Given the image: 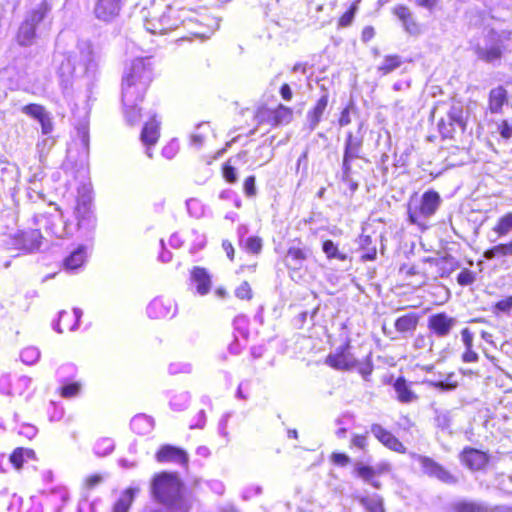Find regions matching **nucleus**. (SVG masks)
Wrapping results in <instances>:
<instances>
[{
  "mask_svg": "<svg viewBox=\"0 0 512 512\" xmlns=\"http://www.w3.org/2000/svg\"><path fill=\"white\" fill-rule=\"evenodd\" d=\"M154 498L172 512H188L189 505L183 494V483L177 473L161 472L154 476L151 484Z\"/></svg>",
  "mask_w": 512,
  "mask_h": 512,
  "instance_id": "obj_1",
  "label": "nucleus"
},
{
  "mask_svg": "<svg viewBox=\"0 0 512 512\" xmlns=\"http://www.w3.org/2000/svg\"><path fill=\"white\" fill-rule=\"evenodd\" d=\"M142 77L143 81L140 83L129 82L130 80L122 81V104L124 114L127 122L131 125H134L140 119V109H138L137 105L142 101L148 88L147 75Z\"/></svg>",
  "mask_w": 512,
  "mask_h": 512,
  "instance_id": "obj_2",
  "label": "nucleus"
},
{
  "mask_svg": "<svg viewBox=\"0 0 512 512\" xmlns=\"http://www.w3.org/2000/svg\"><path fill=\"white\" fill-rule=\"evenodd\" d=\"M48 11L49 6L47 2L42 1L27 13L24 21L19 27L17 34V40L20 45L29 46L33 43L36 26L44 19Z\"/></svg>",
  "mask_w": 512,
  "mask_h": 512,
  "instance_id": "obj_3",
  "label": "nucleus"
},
{
  "mask_svg": "<svg viewBox=\"0 0 512 512\" xmlns=\"http://www.w3.org/2000/svg\"><path fill=\"white\" fill-rule=\"evenodd\" d=\"M363 146L362 137H357L348 132L345 139L344 154L342 161L343 180L348 181L351 174V161L360 158V152Z\"/></svg>",
  "mask_w": 512,
  "mask_h": 512,
  "instance_id": "obj_4",
  "label": "nucleus"
},
{
  "mask_svg": "<svg viewBox=\"0 0 512 512\" xmlns=\"http://www.w3.org/2000/svg\"><path fill=\"white\" fill-rule=\"evenodd\" d=\"M415 459L420 463L421 468L425 474L430 477H435L446 484H456L458 479L456 476L451 474L442 465L434 461L432 458L423 455H413Z\"/></svg>",
  "mask_w": 512,
  "mask_h": 512,
  "instance_id": "obj_5",
  "label": "nucleus"
},
{
  "mask_svg": "<svg viewBox=\"0 0 512 512\" xmlns=\"http://www.w3.org/2000/svg\"><path fill=\"white\" fill-rule=\"evenodd\" d=\"M415 459L420 463L421 468L425 474L430 477H435L446 484H456L458 479L456 476L451 474L442 465L434 461L432 458L423 455H413Z\"/></svg>",
  "mask_w": 512,
  "mask_h": 512,
  "instance_id": "obj_6",
  "label": "nucleus"
},
{
  "mask_svg": "<svg viewBox=\"0 0 512 512\" xmlns=\"http://www.w3.org/2000/svg\"><path fill=\"white\" fill-rule=\"evenodd\" d=\"M415 459L420 463L421 468L425 474L430 477H435L446 484H456L458 479L456 476L451 474L442 465L434 461L432 458L423 455H413Z\"/></svg>",
  "mask_w": 512,
  "mask_h": 512,
  "instance_id": "obj_7",
  "label": "nucleus"
},
{
  "mask_svg": "<svg viewBox=\"0 0 512 512\" xmlns=\"http://www.w3.org/2000/svg\"><path fill=\"white\" fill-rule=\"evenodd\" d=\"M75 215L80 229L91 230L95 227V217L92 211V197L89 193L79 194Z\"/></svg>",
  "mask_w": 512,
  "mask_h": 512,
  "instance_id": "obj_8",
  "label": "nucleus"
},
{
  "mask_svg": "<svg viewBox=\"0 0 512 512\" xmlns=\"http://www.w3.org/2000/svg\"><path fill=\"white\" fill-rule=\"evenodd\" d=\"M326 364L336 370L349 371L356 368L358 360L350 352V344L346 343L337 348L334 354L327 356Z\"/></svg>",
  "mask_w": 512,
  "mask_h": 512,
  "instance_id": "obj_9",
  "label": "nucleus"
},
{
  "mask_svg": "<svg viewBox=\"0 0 512 512\" xmlns=\"http://www.w3.org/2000/svg\"><path fill=\"white\" fill-rule=\"evenodd\" d=\"M460 462L470 471H481L489 463V455L481 450L465 447L459 454Z\"/></svg>",
  "mask_w": 512,
  "mask_h": 512,
  "instance_id": "obj_10",
  "label": "nucleus"
},
{
  "mask_svg": "<svg viewBox=\"0 0 512 512\" xmlns=\"http://www.w3.org/2000/svg\"><path fill=\"white\" fill-rule=\"evenodd\" d=\"M42 235L38 229L25 232H18L11 237V245L13 248L23 250L25 252H33L41 246Z\"/></svg>",
  "mask_w": 512,
  "mask_h": 512,
  "instance_id": "obj_11",
  "label": "nucleus"
},
{
  "mask_svg": "<svg viewBox=\"0 0 512 512\" xmlns=\"http://www.w3.org/2000/svg\"><path fill=\"white\" fill-rule=\"evenodd\" d=\"M144 75H147V87L152 81V64L150 58H137L131 62L129 69L125 72L123 80L140 83Z\"/></svg>",
  "mask_w": 512,
  "mask_h": 512,
  "instance_id": "obj_12",
  "label": "nucleus"
},
{
  "mask_svg": "<svg viewBox=\"0 0 512 512\" xmlns=\"http://www.w3.org/2000/svg\"><path fill=\"white\" fill-rule=\"evenodd\" d=\"M155 457L160 463H175L183 467H187L189 462V457L185 450L169 444L163 445Z\"/></svg>",
  "mask_w": 512,
  "mask_h": 512,
  "instance_id": "obj_13",
  "label": "nucleus"
},
{
  "mask_svg": "<svg viewBox=\"0 0 512 512\" xmlns=\"http://www.w3.org/2000/svg\"><path fill=\"white\" fill-rule=\"evenodd\" d=\"M122 4L123 0H96L93 12L98 20L110 22L119 15Z\"/></svg>",
  "mask_w": 512,
  "mask_h": 512,
  "instance_id": "obj_14",
  "label": "nucleus"
},
{
  "mask_svg": "<svg viewBox=\"0 0 512 512\" xmlns=\"http://www.w3.org/2000/svg\"><path fill=\"white\" fill-rule=\"evenodd\" d=\"M455 318L449 317L445 313L434 314L428 319V328L437 337H446L450 334L452 328L456 325Z\"/></svg>",
  "mask_w": 512,
  "mask_h": 512,
  "instance_id": "obj_15",
  "label": "nucleus"
},
{
  "mask_svg": "<svg viewBox=\"0 0 512 512\" xmlns=\"http://www.w3.org/2000/svg\"><path fill=\"white\" fill-rule=\"evenodd\" d=\"M370 431L374 437L388 449L398 453L406 452L405 446L399 441V439L380 424H372Z\"/></svg>",
  "mask_w": 512,
  "mask_h": 512,
  "instance_id": "obj_16",
  "label": "nucleus"
},
{
  "mask_svg": "<svg viewBox=\"0 0 512 512\" xmlns=\"http://www.w3.org/2000/svg\"><path fill=\"white\" fill-rule=\"evenodd\" d=\"M408 221L416 225L421 231L428 229L429 216L419 199H411L407 208Z\"/></svg>",
  "mask_w": 512,
  "mask_h": 512,
  "instance_id": "obj_17",
  "label": "nucleus"
},
{
  "mask_svg": "<svg viewBox=\"0 0 512 512\" xmlns=\"http://www.w3.org/2000/svg\"><path fill=\"white\" fill-rule=\"evenodd\" d=\"M147 314L154 319L170 317L175 314V305L170 299L155 298L149 303Z\"/></svg>",
  "mask_w": 512,
  "mask_h": 512,
  "instance_id": "obj_18",
  "label": "nucleus"
},
{
  "mask_svg": "<svg viewBox=\"0 0 512 512\" xmlns=\"http://www.w3.org/2000/svg\"><path fill=\"white\" fill-rule=\"evenodd\" d=\"M159 138V123L157 122L155 116L151 118L150 121L146 122L142 132H141V141L147 147L146 154L149 158L152 157L151 146L155 145Z\"/></svg>",
  "mask_w": 512,
  "mask_h": 512,
  "instance_id": "obj_19",
  "label": "nucleus"
},
{
  "mask_svg": "<svg viewBox=\"0 0 512 512\" xmlns=\"http://www.w3.org/2000/svg\"><path fill=\"white\" fill-rule=\"evenodd\" d=\"M394 14L401 20L402 25L410 35H419L421 33L420 25L416 22L412 12L406 6L399 5L393 9Z\"/></svg>",
  "mask_w": 512,
  "mask_h": 512,
  "instance_id": "obj_20",
  "label": "nucleus"
},
{
  "mask_svg": "<svg viewBox=\"0 0 512 512\" xmlns=\"http://www.w3.org/2000/svg\"><path fill=\"white\" fill-rule=\"evenodd\" d=\"M328 105V93L324 94L317 100L315 106L307 112L306 120L308 129L314 131L320 123L322 116Z\"/></svg>",
  "mask_w": 512,
  "mask_h": 512,
  "instance_id": "obj_21",
  "label": "nucleus"
},
{
  "mask_svg": "<svg viewBox=\"0 0 512 512\" xmlns=\"http://www.w3.org/2000/svg\"><path fill=\"white\" fill-rule=\"evenodd\" d=\"M508 102L507 90L499 85L489 92L488 97V110L493 114H499L502 112L503 106Z\"/></svg>",
  "mask_w": 512,
  "mask_h": 512,
  "instance_id": "obj_22",
  "label": "nucleus"
},
{
  "mask_svg": "<svg viewBox=\"0 0 512 512\" xmlns=\"http://www.w3.org/2000/svg\"><path fill=\"white\" fill-rule=\"evenodd\" d=\"M80 54V62L83 65L84 72H89L96 67V54L92 45L88 41H80L77 45Z\"/></svg>",
  "mask_w": 512,
  "mask_h": 512,
  "instance_id": "obj_23",
  "label": "nucleus"
},
{
  "mask_svg": "<svg viewBox=\"0 0 512 512\" xmlns=\"http://www.w3.org/2000/svg\"><path fill=\"white\" fill-rule=\"evenodd\" d=\"M77 56L72 54H65L58 67V74L62 81L68 84L76 70Z\"/></svg>",
  "mask_w": 512,
  "mask_h": 512,
  "instance_id": "obj_24",
  "label": "nucleus"
},
{
  "mask_svg": "<svg viewBox=\"0 0 512 512\" xmlns=\"http://www.w3.org/2000/svg\"><path fill=\"white\" fill-rule=\"evenodd\" d=\"M38 222H44L45 229L51 234L60 237L62 235V229L60 224L62 223V215L58 208H55V212L49 216L39 215L37 217Z\"/></svg>",
  "mask_w": 512,
  "mask_h": 512,
  "instance_id": "obj_25",
  "label": "nucleus"
},
{
  "mask_svg": "<svg viewBox=\"0 0 512 512\" xmlns=\"http://www.w3.org/2000/svg\"><path fill=\"white\" fill-rule=\"evenodd\" d=\"M354 472L359 478H361L363 481L370 484L374 488H381L380 481L374 479L376 477V474L373 466H368L361 462H357L354 465Z\"/></svg>",
  "mask_w": 512,
  "mask_h": 512,
  "instance_id": "obj_26",
  "label": "nucleus"
},
{
  "mask_svg": "<svg viewBox=\"0 0 512 512\" xmlns=\"http://www.w3.org/2000/svg\"><path fill=\"white\" fill-rule=\"evenodd\" d=\"M418 321L419 318L414 313L403 315L395 321V329L402 334H413L417 328Z\"/></svg>",
  "mask_w": 512,
  "mask_h": 512,
  "instance_id": "obj_27",
  "label": "nucleus"
},
{
  "mask_svg": "<svg viewBox=\"0 0 512 512\" xmlns=\"http://www.w3.org/2000/svg\"><path fill=\"white\" fill-rule=\"evenodd\" d=\"M192 279L196 283V290L200 295H205L211 288V279L204 268L196 267L192 272Z\"/></svg>",
  "mask_w": 512,
  "mask_h": 512,
  "instance_id": "obj_28",
  "label": "nucleus"
},
{
  "mask_svg": "<svg viewBox=\"0 0 512 512\" xmlns=\"http://www.w3.org/2000/svg\"><path fill=\"white\" fill-rule=\"evenodd\" d=\"M419 200L429 218H431L436 213L441 203L440 196L435 191L425 192Z\"/></svg>",
  "mask_w": 512,
  "mask_h": 512,
  "instance_id": "obj_29",
  "label": "nucleus"
},
{
  "mask_svg": "<svg viewBox=\"0 0 512 512\" xmlns=\"http://www.w3.org/2000/svg\"><path fill=\"white\" fill-rule=\"evenodd\" d=\"M307 259V254L303 249L291 247L287 251L285 261L288 268L299 269Z\"/></svg>",
  "mask_w": 512,
  "mask_h": 512,
  "instance_id": "obj_30",
  "label": "nucleus"
},
{
  "mask_svg": "<svg viewBox=\"0 0 512 512\" xmlns=\"http://www.w3.org/2000/svg\"><path fill=\"white\" fill-rule=\"evenodd\" d=\"M355 498L368 512H385L383 507V499L377 494H374L371 497L356 496Z\"/></svg>",
  "mask_w": 512,
  "mask_h": 512,
  "instance_id": "obj_31",
  "label": "nucleus"
},
{
  "mask_svg": "<svg viewBox=\"0 0 512 512\" xmlns=\"http://www.w3.org/2000/svg\"><path fill=\"white\" fill-rule=\"evenodd\" d=\"M247 155L246 151L240 152L235 157L230 158L223 166V177L229 183H236L238 180L237 172L235 167L232 165L236 164L241 158Z\"/></svg>",
  "mask_w": 512,
  "mask_h": 512,
  "instance_id": "obj_32",
  "label": "nucleus"
},
{
  "mask_svg": "<svg viewBox=\"0 0 512 512\" xmlns=\"http://www.w3.org/2000/svg\"><path fill=\"white\" fill-rule=\"evenodd\" d=\"M394 389L397 393V398L402 403H410L416 399V395L410 390L406 381L402 378L396 380Z\"/></svg>",
  "mask_w": 512,
  "mask_h": 512,
  "instance_id": "obj_33",
  "label": "nucleus"
},
{
  "mask_svg": "<svg viewBox=\"0 0 512 512\" xmlns=\"http://www.w3.org/2000/svg\"><path fill=\"white\" fill-rule=\"evenodd\" d=\"M273 125L288 124L291 122L293 117L292 109L279 105L275 110L271 112Z\"/></svg>",
  "mask_w": 512,
  "mask_h": 512,
  "instance_id": "obj_34",
  "label": "nucleus"
},
{
  "mask_svg": "<svg viewBox=\"0 0 512 512\" xmlns=\"http://www.w3.org/2000/svg\"><path fill=\"white\" fill-rule=\"evenodd\" d=\"M487 505L474 501H458L452 505L454 512H487Z\"/></svg>",
  "mask_w": 512,
  "mask_h": 512,
  "instance_id": "obj_35",
  "label": "nucleus"
},
{
  "mask_svg": "<svg viewBox=\"0 0 512 512\" xmlns=\"http://www.w3.org/2000/svg\"><path fill=\"white\" fill-rule=\"evenodd\" d=\"M85 261V248L78 247L74 250L64 262L65 268L68 270H75L79 268Z\"/></svg>",
  "mask_w": 512,
  "mask_h": 512,
  "instance_id": "obj_36",
  "label": "nucleus"
},
{
  "mask_svg": "<svg viewBox=\"0 0 512 512\" xmlns=\"http://www.w3.org/2000/svg\"><path fill=\"white\" fill-rule=\"evenodd\" d=\"M136 490L133 488H129L125 490L120 498L117 500V502L114 505L113 511L114 512H128L134 496H135Z\"/></svg>",
  "mask_w": 512,
  "mask_h": 512,
  "instance_id": "obj_37",
  "label": "nucleus"
},
{
  "mask_svg": "<svg viewBox=\"0 0 512 512\" xmlns=\"http://www.w3.org/2000/svg\"><path fill=\"white\" fill-rule=\"evenodd\" d=\"M476 54L479 59L492 63L501 57V50L498 46L477 47Z\"/></svg>",
  "mask_w": 512,
  "mask_h": 512,
  "instance_id": "obj_38",
  "label": "nucleus"
},
{
  "mask_svg": "<svg viewBox=\"0 0 512 512\" xmlns=\"http://www.w3.org/2000/svg\"><path fill=\"white\" fill-rule=\"evenodd\" d=\"M402 64L401 58L398 55H387L384 57L382 64L378 67V70L383 74L387 75Z\"/></svg>",
  "mask_w": 512,
  "mask_h": 512,
  "instance_id": "obj_39",
  "label": "nucleus"
},
{
  "mask_svg": "<svg viewBox=\"0 0 512 512\" xmlns=\"http://www.w3.org/2000/svg\"><path fill=\"white\" fill-rule=\"evenodd\" d=\"M493 230L499 236L509 234L512 231V212H508L501 216Z\"/></svg>",
  "mask_w": 512,
  "mask_h": 512,
  "instance_id": "obj_40",
  "label": "nucleus"
},
{
  "mask_svg": "<svg viewBox=\"0 0 512 512\" xmlns=\"http://www.w3.org/2000/svg\"><path fill=\"white\" fill-rule=\"evenodd\" d=\"M322 250L328 259L346 260V255L339 251L337 245L332 240H325L322 244Z\"/></svg>",
  "mask_w": 512,
  "mask_h": 512,
  "instance_id": "obj_41",
  "label": "nucleus"
},
{
  "mask_svg": "<svg viewBox=\"0 0 512 512\" xmlns=\"http://www.w3.org/2000/svg\"><path fill=\"white\" fill-rule=\"evenodd\" d=\"M434 422L437 428L448 430L451 426L450 412L447 410L435 409Z\"/></svg>",
  "mask_w": 512,
  "mask_h": 512,
  "instance_id": "obj_42",
  "label": "nucleus"
},
{
  "mask_svg": "<svg viewBox=\"0 0 512 512\" xmlns=\"http://www.w3.org/2000/svg\"><path fill=\"white\" fill-rule=\"evenodd\" d=\"M21 112L31 118L36 119L37 121L41 119L45 113H47L46 109L39 104H28L21 108Z\"/></svg>",
  "mask_w": 512,
  "mask_h": 512,
  "instance_id": "obj_43",
  "label": "nucleus"
},
{
  "mask_svg": "<svg viewBox=\"0 0 512 512\" xmlns=\"http://www.w3.org/2000/svg\"><path fill=\"white\" fill-rule=\"evenodd\" d=\"M21 360L27 365L35 364L40 357V351L36 347H27L20 354Z\"/></svg>",
  "mask_w": 512,
  "mask_h": 512,
  "instance_id": "obj_44",
  "label": "nucleus"
},
{
  "mask_svg": "<svg viewBox=\"0 0 512 512\" xmlns=\"http://www.w3.org/2000/svg\"><path fill=\"white\" fill-rule=\"evenodd\" d=\"M208 130L207 124H199L197 125L195 132L191 135V144L196 147L200 148L205 140V132Z\"/></svg>",
  "mask_w": 512,
  "mask_h": 512,
  "instance_id": "obj_45",
  "label": "nucleus"
},
{
  "mask_svg": "<svg viewBox=\"0 0 512 512\" xmlns=\"http://www.w3.org/2000/svg\"><path fill=\"white\" fill-rule=\"evenodd\" d=\"M262 246L263 243L260 237L251 236L245 241L244 249L249 253L257 255L261 252Z\"/></svg>",
  "mask_w": 512,
  "mask_h": 512,
  "instance_id": "obj_46",
  "label": "nucleus"
},
{
  "mask_svg": "<svg viewBox=\"0 0 512 512\" xmlns=\"http://www.w3.org/2000/svg\"><path fill=\"white\" fill-rule=\"evenodd\" d=\"M114 449L113 441L109 438H104L98 441L95 445V453L99 456H106Z\"/></svg>",
  "mask_w": 512,
  "mask_h": 512,
  "instance_id": "obj_47",
  "label": "nucleus"
},
{
  "mask_svg": "<svg viewBox=\"0 0 512 512\" xmlns=\"http://www.w3.org/2000/svg\"><path fill=\"white\" fill-rule=\"evenodd\" d=\"M192 372V365L186 362H173L169 365V373L170 374H189Z\"/></svg>",
  "mask_w": 512,
  "mask_h": 512,
  "instance_id": "obj_48",
  "label": "nucleus"
},
{
  "mask_svg": "<svg viewBox=\"0 0 512 512\" xmlns=\"http://www.w3.org/2000/svg\"><path fill=\"white\" fill-rule=\"evenodd\" d=\"M449 119L456 123L459 127L463 128L465 126L463 119V110L460 106H452L449 111Z\"/></svg>",
  "mask_w": 512,
  "mask_h": 512,
  "instance_id": "obj_49",
  "label": "nucleus"
},
{
  "mask_svg": "<svg viewBox=\"0 0 512 512\" xmlns=\"http://www.w3.org/2000/svg\"><path fill=\"white\" fill-rule=\"evenodd\" d=\"M475 281V274L469 269H463L457 276V282L461 286L471 285Z\"/></svg>",
  "mask_w": 512,
  "mask_h": 512,
  "instance_id": "obj_50",
  "label": "nucleus"
},
{
  "mask_svg": "<svg viewBox=\"0 0 512 512\" xmlns=\"http://www.w3.org/2000/svg\"><path fill=\"white\" fill-rule=\"evenodd\" d=\"M356 368L358 369V372L362 375V377L365 380H367L368 376L373 371V365H372V362L370 360V355L367 356L365 362L358 361V365L356 366Z\"/></svg>",
  "mask_w": 512,
  "mask_h": 512,
  "instance_id": "obj_51",
  "label": "nucleus"
},
{
  "mask_svg": "<svg viewBox=\"0 0 512 512\" xmlns=\"http://www.w3.org/2000/svg\"><path fill=\"white\" fill-rule=\"evenodd\" d=\"M356 5H352L350 7V9L345 12L342 17L339 19V22H338V26L339 27H348L349 25H351L353 19H354V15L356 13Z\"/></svg>",
  "mask_w": 512,
  "mask_h": 512,
  "instance_id": "obj_52",
  "label": "nucleus"
},
{
  "mask_svg": "<svg viewBox=\"0 0 512 512\" xmlns=\"http://www.w3.org/2000/svg\"><path fill=\"white\" fill-rule=\"evenodd\" d=\"M235 295H236V297H238L239 299H242V300H244V299H246V300L251 299V297H252V290H251V287L248 284V282L241 283V285L236 288Z\"/></svg>",
  "mask_w": 512,
  "mask_h": 512,
  "instance_id": "obj_53",
  "label": "nucleus"
},
{
  "mask_svg": "<svg viewBox=\"0 0 512 512\" xmlns=\"http://www.w3.org/2000/svg\"><path fill=\"white\" fill-rule=\"evenodd\" d=\"M38 122L41 126L42 134L49 135L53 131L52 117L48 112Z\"/></svg>",
  "mask_w": 512,
  "mask_h": 512,
  "instance_id": "obj_54",
  "label": "nucleus"
},
{
  "mask_svg": "<svg viewBox=\"0 0 512 512\" xmlns=\"http://www.w3.org/2000/svg\"><path fill=\"white\" fill-rule=\"evenodd\" d=\"M142 424H146L148 429L151 428V422L150 419L145 415H136L131 420V426L134 430H137L139 433H142L143 431H140V427Z\"/></svg>",
  "mask_w": 512,
  "mask_h": 512,
  "instance_id": "obj_55",
  "label": "nucleus"
},
{
  "mask_svg": "<svg viewBox=\"0 0 512 512\" xmlns=\"http://www.w3.org/2000/svg\"><path fill=\"white\" fill-rule=\"evenodd\" d=\"M11 463L15 466L16 469H20L24 462V449L17 448L10 456Z\"/></svg>",
  "mask_w": 512,
  "mask_h": 512,
  "instance_id": "obj_56",
  "label": "nucleus"
},
{
  "mask_svg": "<svg viewBox=\"0 0 512 512\" xmlns=\"http://www.w3.org/2000/svg\"><path fill=\"white\" fill-rule=\"evenodd\" d=\"M55 140L53 137H46L42 141L38 142L37 144V150L40 154V157H42L44 154H46L51 147L54 145Z\"/></svg>",
  "mask_w": 512,
  "mask_h": 512,
  "instance_id": "obj_57",
  "label": "nucleus"
},
{
  "mask_svg": "<svg viewBox=\"0 0 512 512\" xmlns=\"http://www.w3.org/2000/svg\"><path fill=\"white\" fill-rule=\"evenodd\" d=\"M79 390H80V385L78 383H71V384L64 385L61 388V394L63 397H66V398L74 397L75 395L78 394Z\"/></svg>",
  "mask_w": 512,
  "mask_h": 512,
  "instance_id": "obj_58",
  "label": "nucleus"
},
{
  "mask_svg": "<svg viewBox=\"0 0 512 512\" xmlns=\"http://www.w3.org/2000/svg\"><path fill=\"white\" fill-rule=\"evenodd\" d=\"M497 131L504 139H510L512 137V124H510L507 120H503L500 124H498Z\"/></svg>",
  "mask_w": 512,
  "mask_h": 512,
  "instance_id": "obj_59",
  "label": "nucleus"
},
{
  "mask_svg": "<svg viewBox=\"0 0 512 512\" xmlns=\"http://www.w3.org/2000/svg\"><path fill=\"white\" fill-rule=\"evenodd\" d=\"M495 309L504 313H509L512 309V295L506 299L498 301L495 304Z\"/></svg>",
  "mask_w": 512,
  "mask_h": 512,
  "instance_id": "obj_60",
  "label": "nucleus"
},
{
  "mask_svg": "<svg viewBox=\"0 0 512 512\" xmlns=\"http://www.w3.org/2000/svg\"><path fill=\"white\" fill-rule=\"evenodd\" d=\"M244 191L247 196H254L256 194L255 177L248 176L244 181Z\"/></svg>",
  "mask_w": 512,
  "mask_h": 512,
  "instance_id": "obj_61",
  "label": "nucleus"
},
{
  "mask_svg": "<svg viewBox=\"0 0 512 512\" xmlns=\"http://www.w3.org/2000/svg\"><path fill=\"white\" fill-rule=\"evenodd\" d=\"M332 459L334 463L340 465V466H346L350 463V458L346 454L343 453H334L332 455Z\"/></svg>",
  "mask_w": 512,
  "mask_h": 512,
  "instance_id": "obj_62",
  "label": "nucleus"
},
{
  "mask_svg": "<svg viewBox=\"0 0 512 512\" xmlns=\"http://www.w3.org/2000/svg\"><path fill=\"white\" fill-rule=\"evenodd\" d=\"M102 482V476L99 474L91 475L86 479L85 485L88 489H92Z\"/></svg>",
  "mask_w": 512,
  "mask_h": 512,
  "instance_id": "obj_63",
  "label": "nucleus"
},
{
  "mask_svg": "<svg viewBox=\"0 0 512 512\" xmlns=\"http://www.w3.org/2000/svg\"><path fill=\"white\" fill-rule=\"evenodd\" d=\"M487 512H512V506L497 505L491 508L487 507Z\"/></svg>",
  "mask_w": 512,
  "mask_h": 512,
  "instance_id": "obj_64",
  "label": "nucleus"
}]
</instances>
